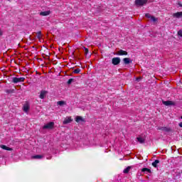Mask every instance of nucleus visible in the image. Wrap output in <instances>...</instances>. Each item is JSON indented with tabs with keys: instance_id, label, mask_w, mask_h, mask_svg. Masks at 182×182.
I'll use <instances>...</instances> for the list:
<instances>
[{
	"instance_id": "17",
	"label": "nucleus",
	"mask_w": 182,
	"mask_h": 182,
	"mask_svg": "<svg viewBox=\"0 0 182 182\" xmlns=\"http://www.w3.org/2000/svg\"><path fill=\"white\" fill-rule=\"evenodd\" d=\"M159 163H160V161H159V159L155 160V161L152 163L153 167H155V168H157V164H159Z\"/></svg>"
},
{
	"instance_id": "21",
	"label": "nucleus",
	"mask_w": 182,
	"mask_h": 182,
	"mask_svg": "<svg viewBox=\"0 0 182 182\" xmlns=\"http://www.w3.org/2000/svg\"><path fill=\"white\" fill-rule=\"evenodd\" d=\"M130 168H132L131 166H128L127 167L124 171H123V173L124 174H127L129 173V171H130Z\"/></svg>"
},
{
	"instance_id": "20",
	"label": "nucleus",
	"mask_w": 182,
	"mask_h": 182,
	"mask_svg": "<svg viewBox=\"0 0 182 182\" xmlns=\"http://www.w3.org/2000/svg\"><path fill=\"white\" fill-rule=\"evenodd\" d=\"M141 171L142 173H151V170L149 169V168H143Z\"/></svg>"
},
{
	"instance_id": "29",
	"label": "nucleus",
	"mask_w": 182,
	"mask_h": 182,
	"mask_svg": "<svg viewBox=\"0 0 182 182\" xmlns=\"http://www.w3.org/2000/svg\"><path fill=\"white\" fill-rule=\"evenodd\" d=\"M141 80V77H137V78H136V81H137V82H140Z\"/></svg>"
},
{
	"instance_id": "10",
	"label": "nucleus",
	"mask_w": 182,
	"mask_h": 182,
	"mask_svg": "<svg viewBox=\"0 0 182 182\" xmlns=\"http://www.w3.org/2000/svg\"><path fill=\"white\" fill-rule=\"evenodd\" d=\"M124 65H129L133 62L130 58H125L123 59Z\"/></svg>"
},
{
	"instance_id": "28",
	"label": "nucleus",
	"mask_w": 182,
	"mask_h": 182,
	"mask_svg": "<svg viewBox=\"0 0 182 182\" xmlns=\"http://www.w3.org/2000/svg\"><path fill=\"white\" fill-rule=\"evenodd\" d=\"M178 36H182V31L181 30H179L178 31Z\"/></svg>"
},
{
	"instance_id": "13",
	"label": "nucleus",
	"mask_w": 182,
	"mask_h": 182,
	"mask_svg": "<svg viewBox=\"0 0 182 182\" xmlns=\"http://www.w3.org/2000/svg\"><path fill=\"white\" fill-rule=\"evenodd\" d=\"M40 15L41 16H48V15H50V11H41Z\"/></svg>"
},
{
	"instance_id": "16",
	"label": "nucleus",
	"mask_w": 182,
	"mask_h": 182,
	"mask_svg": "<svg viewBox=\"0 0 182 182\" xmlns=\"http://www.w3.org/2000/svg\"><path fill=\"white\" fill-rule=\"evenodd\" d=\"M75 122H77V123H80V122H85V119H83V117H80V116H77L75 118Z\"/></svg>"
},
{
	"instance_id": "4",
	"label": "nucleus",
	"mask_w": 182,
	"mask_h": 182,
	"mask_svg": "<svg viewBox=\"0 0 182 182\" xmlns=\"http://www.w3.org/2000/svg\"><path fill=\"white\" fill-rule=\"evenodd\" d=\"M121 59L119 57H115L112 59V65H114L115 66H117V65L120 64Z\"/></svg>"
},
{
	"instance_id": "14",
	"label": "nucleus",
	"mask_w": 182,
	"mask_h": 182,
	"mask_svg": "<svg viewBox=\"0 0 182 182\" xmlns=\"http://www.w3.org/2000/svg\"><path fill=\"white\" fill-rule=\"evenodd\" d=\"M29 109H30V107H29V105L28 104L24 105L23 107V112H25V113H28V112H29Z\"/></svg>"
},
{
	"instance_id": "18",
	"label": "nucleus",
	"mask_w": 182,
	"mask_h": 182,
	"mask_svg": "<svg viewBox=\"0 0 182 182\" xmlns=\"http://www.w3.org/2000/svg\"><path fill=\"white\" fill-rule=\"evenodd\" d=\"M136 139L139 143H141V144H143V143L146 141V139H144V138H142V137H137Z\"/></svg>"
},
{
	"instance_id": "2",
	"label": "nucleus",
	"mask_w": 182,
	"mask_h": 182,
	"mask_svg": "<svg viewBox=\"0 0 182 182\" xmlns=\"http://www.w3.org/2000/svg\"><path fill=\"white\" fill-rule=\"evenodd\" d=\"M149 0H135L134 4L136 6H144V5L147 4Z\"/></svg>"
},
{
	"instance_id": "6",
	"label": "nucleus",
	"mask_w": 182,
	"mask_h": 182,
	"mask_svg": "<svg viewBox=\"0 0 182 182\" xmlns=\"http://www.w3.org/2000/svg\"><path fill=\"white\" fill-rule=\"evenodd\" d=\"M162 103L165 106H176V103L174 102L170 101V100H168V101L162 100Z\"/></svg>"
},
{
	"instance_id": "1",
	"label": "nucleus",
	"mask_w": 182,
	"mask_h": 182,
	"mask_svg": "<svg viewBox=\"0 0 182 182\" xmlns=\"http://www.w3.org/2000/svg\"><path fill=\"white\" fill-rule=\"evenodd\" d=\"M53 129H55V122H50L43 127V130H53Z\"/></svg>"
},
{
	"instance_id": "7",
	"label": "nucleus",
	"mask_w": 182,
	"mask_h": 182,
	"mask_svg": "<svg viewBox=\"0 0 182 182\" xmlns=\"http://www.w3.org/2000/svg\"><path fill=\"white\" fill-rule=\"evenodd\" d=\"M158 130H161L162 132H166V133H170L171 129L167 127H159Z\"/></svg>"
},
{
	"instance_id": "35",
	"label": "nucleus",
	"mask_w": 182,
	"mask_h": 182,
	"mask_svg": "<svg viewBox=\"0 0 182 182\" xmlns=\"http://www.w3.org/2000/svg\"><path fill=\"white\" fill-rule=\"evenodd\" d=\"M8 1H11V0H8Z\"/></svg>"
},
{
	"instance_id": "22",
	"label": "nucleus",
	"mask_w": 182,
	"mask_h": 182,
	"mask_svg": "<svg viewBox=\"0 0 182 182\" xmlns=\"http://www.w3.org/2000/svg\"><path fill=\"white\" fill-rule=\"evenodd\" d=\"M57 105L58 106H64V105H66V102L65 101H58L57 102Z\"/></svg>"
},
{
	"instance_id": "26",
	"label": "nucleus",
	"mask_w": 182,
	"mask_h": 182,
	"mask_svg": "<svg viewBox=\"0 0 182 182\" xmlns=\"http://www.w3.org/2000/svg\"><path fill=\"white\" fill-rule=\"evenodd\" d=\"M73 73H76V74L80 73V68H77L74 70Z\"/></svg>"
},
{
	"instance_id": "19",
	"label": "nucleus",
	"mask_w": 182,
	"mask_h": 182,
	"mask_svg": "<svg viewBox=\"0 0 182 182\" xmlns=\"http://www.w3.org/2000/svg\"><path fill=\"white\" fill-rule=\"evenodd\" d=\"M31 159H43V156H42V155H35V156H31Z\"/></svg>"
},
{
	"instance_id": "9",
	"label": "nucleus",
	"mask_w": 182,
	"mask_h": 182,
	"mask_svg": "<svg viewBox=\"0 0 182 182\" xmlns=\"http://www.w3.org/2000/svg\"><path fill=\"white\" fill-rule=\"evenodd\" d=\"M172 16L173 18H176L177 19H180V18H182V11L173 13Z\"/></svg>"
},
{
	"instance_id": "33",
	"label": "nucleus",
	"mask_w": 182,
	"mask_h": 182,
	"mask_svg": "<svg viewBox=\"0 0 182 182\" xmlns=\"http://www.w3.org/2000/svg\"><path fill=\"white\" fill-rule=\"evenodd\" d=\"M179 6H181L182 7V4H178Z\"/></svg>"
},
{
	"instance_id": "15",
	"label": "nucleus",
	"mask_w": 182,
	"mask_h": 182,
	"mask_svg": "<svg viewBox=\"0 0 182 182\" xmlns=\"http://www.w3.org/2000/svg\"><path fill=\"white\" fill-rule=\"evenodd\" d=\"M72 121L71 117H66L63 121V124H68V123H71Z\"/></svg>"
},
{
	"instance_id": "23",
	"label": "nucleus",
	"mask_w": 182,
	"mask_h": 182,
	"mask_svg": "<svg viewBox=\"0 0 182 182\" xmlns=\"http://www.w3.org/2000/svg\"><path fill=\"white\" fill-rule=\"evenodd\" d=\"M73 82H75V79L73 78L69 79L68 81L67 82V85H68V86H70Z\"/></svg>"
},
{
	"instance_id": "24",
	"label": "nucleus",
	"mask_w": 182,
	"mask_h": 182,
	"mask_svg": "<svg viewBox=\"0 0 182 182\" xmlns=\"http://www.w3.org/2000/svg\"><path fill=\"white\" fill-rule=\"evenodd\" d=\"M38 39H41V36H42V32L38 31L36 33Z\"/></svg>"
},
{
	"instance_id": "31",
	"label": "nucleus",
	"mask_w": 182,
	"mask_h": 182,
	"mask_svg": "<svg viewBox=\"0 0 182 182\" xmlns=\"http://www.w3.org/2000/svg\"><path fill=\"white\" fill-rule=\"evenodd\" d=\"M179 127H182V122L179 123Z\"/></svg>"
},
{
	"instance_id": "30",
	"label": "nucleus",
	"mask_w": 182,
	"mask_h": 182,
	"mask_svg": "<svg viewBox=\"0 0 182 182\" xmlns=\"http://www.w3.org/2000/svg\"><path fill=\"white\" fill-rule=\"evenodd\" d=\"M3 33H2V30H0V36H2Z\"/></svg>"
},
{
	"instance_id": "5",
	"label": "nucleus",
	"mask_w": 182,
	"mask_h": 182,
	"mask_svg": "<svg viewBox=\"0 0 182 182\" xmlns=\"http://www.w3.org/2000/svg\"><path fill=\"white\" fill-rule=\"evenodd\" d=\"M145 16L148 18V19H151V21H152V22H157V21H159V19L156 17H154V16H151L150 14L146 13L145 14Z\"/></svg>"
},
{
	"instance_id": "8",
	"label": "nucleus",
	"mask_w": 182,
	"mask_h": 182,
	"mask_svg": "<svg viewBox=\"0 0 182 182\" xmlns=\"http://www.w3.org/2000/svg\"><path fill=\"white\" fill-rule=\"evenodd\" d=\"M116 55H117L118 56H127V55H128V53L127 51L119 50L116 53Z\"/></svg>"
},
{
	"instance_id": "32",
	"label": "nucleus",
	"mask_w": 182,
	"mask_h": 182,
	"mask_svg": "<svg viewBox=\"0 0 182 182\" xmlns=\"http://www.w3.org/2000/svg\"><path fill=\"white\" fill-rule=\"evenodd\" d=\"M48 160H50V159H52V156L47 158Z\"/></svg>"
},
{
	"instance_id": "27",
	"label": "nucleus",
	"mask_w": 182,
	"mask_h": 182,
	"mask_svg": "<svg viewBox=\"0 0 182 182\" xmlns=\"http://www.w3.org/2000/svg\"><path fill=\"white\" fill-rule=\"evenodd\" d=\"M84 49H85V56H87V53H89V49L86 48H84Z\"/></svg>"
},
{
	"instance_id": "12",
	"label": "nucleus",
	"mask_w": 182,
	"mask_h": 182,
	"mask_svg": "<svg viewBox=\"0 0 182 182\" xmlns=\"http://www.w3.org/2000/svg\"><path fill=\"white\" fill-rule=\"evenodd\" d=\"M47 93H48L47 91L41 90L40 96H39L40 99H43L44 97H46Z\"/></svg>"
},
{
	"instance_id": "25",
	"label": "nucleus",
	"mask_w": 182,
	"mask_h": 182,
	"mask_svg": "<svg viewBox=\"0 0 182 182\" xmlns=\"http://www.w3.org/2000/svg\"><path fill=\"white\" fill-rule=\"evenodd\" d=\"M14 92H15V90H14V89L6 90V93H8V94L14 93Z\"/></svg>"
},
{
	"instance_id": "3",
	"label": "nucleus",
	"mask_w": 182,
	"mask_h": 182,
	"mask_svg": "<svg viewBox=\"0 0 182 182\" xmlns=\"http://www.w3.org/2000/svg\"><path fill=\"white\" fill-rule=\"evenodd\" d=\"M21 82H25V77H14L12 78V82L13 83H19Z\"/></svg>"
},
{
	"instance_id": "34",
	"label": "nucleus",
	"mask_w": 182,
	"mask_h": 182,
	"mask_svg": "<svg viewBox=\"0 0 182 182\" xmlns=\"http://www.w3.org/2000/svg\"><path fill=\"white\" fill-rule=\"evenodd\" d=\"M181 119H182V116L181 117Z\"/></svg>"
},
{
	"instance_id": "11",
	"label": "nucleus",
	"mask_w": 182,
	"mask_h": 182,
	"mask_svg": "<svg viewBox=\"0 0 182 182\" xmlns=\"http://www.w3.org/2000/svg\"><path fill=\"white\" fill-rule=\"evenodd\" d=\"M0 148L2 149L3 150H7V151H12V150H14V149L9 148L6 146V145L4 144L0 145Z\"/></svg>"
}]
</instances>
